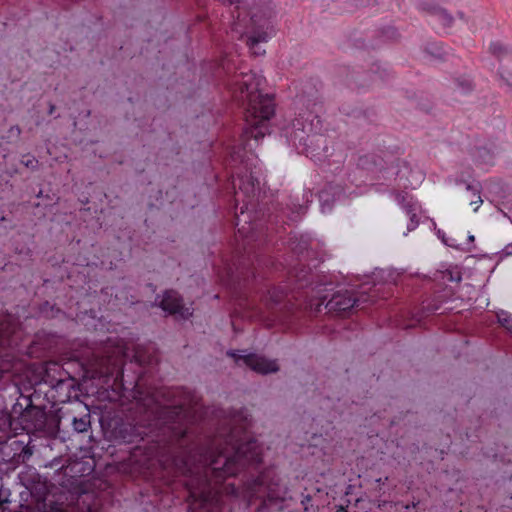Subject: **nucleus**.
Here are the masks:
<instances>
[{"instance_id": "obj_63", "label": "nucleus", "mask_w": 512, "mask_h": 512, "mask_svg": "<svg viewBox=\"0 0 512 512\" xmlns=\"http://www.w3.org/2000/svg\"><path fill=\"white\" fill-rule=\"evenodd\" d=\"M90 114H91V111H90V110H87V112H85V116H86V117H89V116H90Z\"/></svg>"}, {"instance_id": "obj_42", "label": "nucleus", "mask_w": 512, "mask_h": 512, "mask_svg": "<svg viewBox=\"0 0 512 512\" xmlns=\"http://www.w3.org/2000/svg\"><path fill=\"white\" fill-rule=\"evenodd\" d=\"M443 279L449 282H460L462 280V276L458 271L454 272L452 270H446L443 272Z\"/></svg>"}, {"instance_id": "obj_50", "label": "nucleus", "mask_w": 512, "mask_h": 512, "mask_svg": "<svg viewBox=\"0 0 512 512\" xmlns=\"http://www.w3.org/2000/svg\"><path fill=\"white\" fill-rule=\"evenodd\" d=\"M143 512H157L156 507L153 505H149L143 508Z\"/></svg>"}, {"instance_id": "obj_22", "label": "nucleus", "mask_w": 512, "mask_h": 512, "mask_svg": "<svg viewBox=\"0 0 512 512\" xmlns=\"http://www.w3.org/2000/svg\"><path fill=\"white\" fill-rule=\"evenodd\" d=\"M45 383H48L51 386V388L56 390L57 392L66 391V396L68 398L71 397V390H77L79 387V383L77 382V380L74 377L70 376L69 374L67 378H51L50 380H45Z\"/></svg>"}, {"instance_id": "obj_18", "label": "nucleus", "mask_w": 512, "mask_h": 512, "mask_svg": "<svg viewBox=\"0 0 512 512\" xmlns=\"http://www.w3.org/2000/svg\"><path fill=\"white\" fill-rule=\"evenodd\" d=\"M344 196V189L339 184L328 183L319 191L318 199L320 202L321 211L323 213L330 212L336 201H339Z\"/></svg>"}, {"instance_id": "obj_56", "label": "nucleus", "mask_w": 512, "mask_h": 512, "mask_svg": "<svg viewBox=\"0 0 512 512\" xmlns=\"http://www.w3.org/2000/svg\"><path fill=\"white\" fill-rule=\"evenodd\" d=\"M147 287H148L152 292H155V291H156V285H154L153 283H148V284H147Z\"/></svg>"}, {"instance_id": "obj_31", "label": "nucleus", "mask_w": 512, "mask_h": 512, "mask_svg": "<svg viewBox=\"0 0 512 512\" xmlns=\"http://www.w3.org/2000/svg\"><path fill=\"white\" fill-rule=\"evenodd\" d=\"M444 28H451L454 24L453 15L445 8L440 7L435 15Z\"/></svg>"}, {"instance_id": "obj_16", "label": "nucleus", "mask_w": 512, "mask_h": 512, "mask_svg": "<svg viewBox=\"0 0 512 512\" xmlns=\"http://www.w3.org/2000/svg\"><path fill=\"white\" fill-rule=\"evenodd\" d=\"M340 112L347 116L351 123L362 128L372 125L377 121V113L373 108L343 104L340 108Z\"/></svg>"}, {"instance_id": "obj_33", "label": "nucleus", "mask_w": 512, "mask_h": 512, "mask_svg": "<svg viewBox=\"0 0 512 512\" xmlns=\"http://www.w3.org/2000/svg\"><path fill=\"white\" fill-rule=\"evenodd\" d=\"M397 200L399 204H401L402 208L405 210L406 214L416 212V204L412 201V197H410L407 193L399 194L397 196Z\"/></svg>"}, {"instance_id": "obj_39", "label": "nucleus", "mask_w": 512, "mask_h": 512, "mask_svg": "<svg viewBox=\"0 0 512 512\" xmlns=\"http://www.w3.org/2000/svg\"><path fill=\"white\" fill-rule=\"evenodd\" d=\"M481 189H482V186H481L480 182L466 183V190L471 191L474 195H476L478 197V200L472 201L471 204L483 202L481 199V196H480Z\"/></svg>"}, {"instance_id": "obj_25", "label": "nucleus", "mask_w": 512, "mask_h": 512, "mask_svg": "<svg viewBox=\"0 0 512 512\" xmlns=\"http://www.w3.org/2000/svg\"><path fill=\"white\" fill-rule=\"evenodd\" d=\"M424 52L438 62L447 61L449 56L441 42H428L425 45Z\"/></svg>"}, {"instance_id": "obj_36", "label": "nucleus", "mask_w": 512, "mask_h": 512, "mask_svg": "<svg viewBox=\"0 0 512 512\" xmlns=\"http://www.w3.org/2000/svg\"><path fill=\"white\" fill-rule=\"evenodd\" d=\"M498 322L500 325L508 330L510 333H512V315L502 311L500 314H498Z\"/></svg>"}, {"instance_id": "obj_28", "label": "nucleus", "mask_w": 512, "mask_h": 512, "mask_svg": "<svg viewBox=\"0 0 512 512\" xmlns=\"http://www.w3.org/2000/svg\"><path fill=\"white\" fill-rule=\"evenodd\" d=\"M370 73L377 76L381 81H389L392 78V72L388 64L375 62L370 67Z\"/></svg>"}, {"instance_id": "obj_49", "label": "nucleus", "mask_w": 512, "mask_h": 512, "mask_svg": "<svg viewBox=\"0 0 512 512\" xmlns=\"http://www.w3.org/2000/svg\"><path fill=\"white\" fill-rule=\"evenodd\" d=\"M502 254L504 256L512 255V243L505 246V248L502 250Z\"/></svg>"}, {"instance_id": "obj_13", "label": "nucleus", "mask_w": 512, "mask_h": 512, "mask_svg": "<svg viewBox=\"0 0 512 512\" xmlns=\"http://www.w3.org/2000/svg\"><path fill=\"white\" fill-rule=\"evenodd\" d=\"M239 352V350H228L226 354L228 357L233 358L236 364L239 365L240 362H243L251 370L262 375L277 373L280 370L275 359L269 360L265 356L256 353L242 355Z\"/></svg>"}, {"instance_id": "obj_29", "label": "nucleus", "mask_w": 512, "mask_h": 512, "mask_svg": "<svg viewBox=\"0 0 512 512\" xmlns=\"http://www.w3.org/2000/svg\"><path fill=\"white\" fill-rule=\"evenodd\" d=\"M72 426L74 431L78 433H85L91 427V415L90 413H86L81 417H74L72 420Z\"/></svg>"}, {"instance_id": "obj_9", "label": "nucleus", "mask_w": 512, "mask_h": 512, "mask_svg": "<svg viewBox=\"0 0 512 512\" xmlns=\"http://www.w3.org/2000/svg\"><path fill=\"white\" fill-rule=\"evenodd\" d=\"M333 285V283L332 285H327L326 291L332 290ZM321 289L322 291L318 292L317 290H313L311 288L312 291H315L320 295V303L316 307L317 312H321V307L324 305V308L329 314L335 316H345L353 308L360 307L362 304L368 301L367 296L360 295L356 297L353 292L345 290L335 292L332 297L325 303L327 297L321 295V293L325 291V287L322 286Z\"/></svg>"}, {"instance_id": "obj_61", "label": "nucleus", "mask_w": 512, "mask_h": 512, "mask_svg": "<svg viewBox=\"0 0 512 512\" xmlns=\"http://www.w3.org/2000/svg\"><path fill=\"white\" fill-rule=\"evenodd\" d=\"M396 162H397L396 166H397L398 168H399V166H400V163H403V164L406 166V162H405V161H401L400 159H397V160H396Z\"/></svg>"}, {"instance_id": "obj_55", "label": "nucleus", "mask_w": 512, "mask_h": 512, "mask_svg": "<svg viewBox=\"0 0 512 512\" xmlns=\"http://www.w3.org/2000/svg\"><path fill=\"white\" fill-rule=\"evenodd\" d=\"M457 17H458L459 19H461V20L466 21L465 14H464V12H462V11H458V12H457Z\"/></svg>"}, {"instance_id": "obj_27", "label": "nucleus", "mask_w": 512, "mask_h": 512, "mask_svg": "<svg viewBox=\"0 0 512 512\" xmlns=\"http://www.w3.org/2000/svg\"><path fill=\"white\" fill-rule=\"evenodd\" d=\"M358 165L368 170L373 171L376 169L381 171L383 169V159L373 154L365 155L359 158Z\"/></svg>"}, {"instance_id": "obj_60", "label": "nucleus", "mask_w": 512, "mask_h": 512, "mask_svg": "<svg viewBox=\"0 0 512 512\" xmlns=\"http://www.w3.org/2000/svg\"><path fill=\"white\" fill-rule=\"evenodd\" d=\"M39 342V334H36L35 339L33 340V344H38Z\"/></svg>"}, {"instance_id": "obj_46", "label": "nucleus", "mask_w": 512, "mask_h": 512, "mask_svg": "<svg viewBox=\"0 0 512 512\" xmlns=\"http://www.w3.org/2000/svg\"><path fill=\"white\" fill-rule=\"evenodd\" d=\"M410 217V222L407 225L408 231H413L419 224V219L417 217L416 212L407 214Z\"/></svg>"}, {"instance_id": "obj_17", "label": "nucleus", "mask_w": 512, "mask_h": 512, "mask_svg": "<svg viewBox=\"0 0 512 512\" xmlns=\"http://www.w3.org/2000/svg\"><path fill=\"white\" fill-rule=\"evenodd\" d=\"M316 126H318L317 123ZM318 130L319 128L316 127L308 143V150L305 151L303 154L310 158H315L321 161L329 157L331 153L329 152L327 138L324 135L320 134Z\"/></svg>"}, {"instance_id": "obj_40", "label": "nucleus", "mask_w": 512, "mask_h": 512, "mask_svg": "<svg viewBox=\"0 0 512 512\" xmlns=\"http://www.w3.org/2000/svg\"><path fill=\"white\" fill-rule=\"evenodd\" d=\"M392 278V272H386L382 269H376L373 272V282L389 281Z\"/></svg>"}, {"instance_id": "obj_53", "label": "nucleus", "mask_w": 512, "mask_h": 512, "mask_svg": "<svg viewBox=\"0 0 512 512\" xmlns=\"http://www.w3.org/2000/svg\"><path fill=\"white\" fill-rule=\"evenodd\" d=\"M36 197H37V198H43V197H45V198H48V199L50 198V197H49V195H44L43 190H41V189H40V190L38 191V193L36 194Z\"/></svg>"}, {"instance_id": "obj_12", "label": "nucleus", "mask_w": 512, "mask_h": 512, "mask_svg": "<svg viewBox=\"0 0 512 512\" xmlns=\"http://www.w3.org/2000/svg\"><path fill=\"white\" fill-rule=\"evenodd\" d=\"M151 307L160 308L180 320H188L193 315V311L185 306L183 296L174 289H166L162 295L157 294Z\"/></svg>"}, {"instance_id": "obj_4", "label": "nucleus", "mask_w": 512, "mask_h": 512, "mask_svg": "<svg viewBox=\"0 0 512 512\" xmlns=\"http://www.w3.org/2000/svg\"><path fill=\"white\" fill-rule=\"evenodd\" d=\"M303 209L302 205L295 203L291 207L289 204L284 206L278 201L261 202L255 209V220L259 222L258 226H265L267 236H270L274 231L279 233L285 224L298 222Z\"/></svg>"}, {"instance_id": "obj_8", "label": "nucleus", "mask_w": 512, "mask_h": 512, "mask_svg": "<svg viewBox=\"0 0 512 512\" xmlns=\"http://www.w3.org/2000/svg\"><path fill=\"white\" fill-rule=\"evenodd\" d=\"M314 120L306 116V113L299 112L298 117L281 129V138H284L286 144L293 147L297 153H304L308 150V143L316 128Z\"/></svg>"}, {"instance_id": "obj_45", "label": "nucleus", "mask_w": 512, "mask_h": 512, "mask_svg": "<svg viewBox=\"0 0 512 512\" xmlns=\"http://www.w3.org/2000/svg\"><path fill=\"white\" fill-rule=\"evenodd\" d=\"M444 244L449 246V247H452V248H456L458 250H462V251H470L471 248L470 247H462L460 244H458L456 242V240L454 238H447V240H444Z\"/></svg>"}, {"instance_id": "obj_7", "label": "nucleus", "mask_w": 512, "mask_h": 512, "mask_svg": "<svg viewBox=\"0 0 512 512\" xmlns=\"http://www.w3.org/2000/svg\"><path fill=\"white\" fill-rule=\"evenodd\" d=\"M273 13V3L271 0H254L247 12L249 16L247 27L252 32V35L248 38L250 47L254 48L260 42L268 40L267 30L271 27Z\"/></svg>"}, {"instance_id": "obj_62", "label": "nucleus", "mask_w": 512, "mask_h": 512, "mask_svg": "<svg viewBox=\"0 0 512 512\" xmlns=\"http://www.w3.org/2000/svg\"><path fill=\"white\" fill-rule=\"evenodd\" d=\"M396 419H397V421H400V420H401V417H395V419H394V420H392V423H396Z\"/></svg>"}, {"instance_id": "obj_34", "label": "nucleus", "mask_w": 512, "mask_h": 512, "mask_svg": "<svg viewBox=\"0 0 512 512\" xmlns=\"http://www.w3.org/2000/svg\"><path fill=\"white\" fill-rule=\"evenodd\" d=\"M379 36L383 41H391L398 38V30L393 26L383 27L379 30Z\"/></svg>"}, {"instance_id": "obj_26", "label": "nucleus", "mask_w": 512, "mask_h": 512, "mask_svg": "<svg viewBox=\"0 0 512 512\" xmlns=\"http://www.w3.org/2000/svg\"><path fill=\"white\" fill-rule=\"evenodd\" d=\"M443 302L444 300H440L438 296L434 297L433 299L424 301L416 314L418 320L428 315L434 314L441 308Z\"/></svg>"}, {"instance_id": "obj_10", "label": "nucleus", "mask_w": 512, "mask_h": 512, "mask_svg": "<svg viewBox=\"0 0 512 512\" xmlns=\"http://www.w3.org/2000/svg\"><path fill=\"white\" fill-rule=\"evenodd\" d=\"M322 87L320 79L309 78L300 83L295 96V104L302 107L300 112L316 119L317 124H320L318 111L322 107Z\"/></svg>"}, {"instance_id": "obj_47", "label": "nucleus", "mask_w": 512, "mask_h": 512, "mask_svg": "<svg viewBox=\"0 0 512 512\" xmlns=\"http://www.w3.org/2000/svg\"><path fill=\"white\" fill-rule=\"evenodd\" d=\"M499 75L504 84L512 90V73L500 72Z\"/></svg>"}, {"instance_id": "obj_44", "label": "nucleus", "mask_w": 512, "mask_h": 512, "mask_svg": "<svg viewBox=\"0 0 512 512\" xmlns=\"http://www.w3.org/2000/svg\"><path fill=\"white\" fill-rule=\"evenodd\" d=\"M6 223H11V220H9L6 216L0 217V235L5 234L8 230H11L13 228L12 225H6Z\"/></svg>"}, {"instance_id": "obj_21", "label": "nucleus", "mask_w": 512, "mask_h": 512, "mask_svg": "<svg viewBox=\"0 0 512 512\" xmlns=\"http://www.w3.org/2000/svg\"><path fill=\"white\" fill-rule=\"evenodd\" d=\"M239 189L250 199V203L260 192V182L251 172L239 176Z\"/></svg>"}, {"instance_id": "obj_35", "label": "nucleus", "mask_w": 512, "mask_h": 512, "mask_svg": "<svg viewBox=\"0 0 512 512\" xmlns=\"http://www.w3.org/2000/svg\"><path fill=\"white\" fill-rule=\"evenodd\" d=\"M22 133V130L19 125H13L11 126L6 135L2 136V139H4L7 143H12L20 138V135Z\"/></svg>"}, {"instance_id": "obj_24", "label": "nucleus", "mask_w": 512, "mask_h": 512, "mask_svg": "<svg viewBox=\"0 0 512 512\" xmlns=\"http://www.w3.org/2000/svg\"><path fill=\"white\" fill-rule=\"evenodd\" d=\"M34 310L38 318L44 319H54L64 313L61 308L48 300L39 303Z\"/></svg>"}, {"instance_id": "obj_48", "label": "nucleus", "mask_w": 512, "mask_h": 512, "mask_svg": "<svg viewBox=\"0 0 512 512\" xmlns=\"http://www.w3.org/2000/svg\"><path fill=\"white\" fill-rule=\"evenodd\" d=\"M348 84L354 83L357 86H364L362 83H360V75L359 72L353 73L351 77L347 79Z\"/></svg>"}, {"instance_id": "obj_59", "label": "nucleus", "mask_w": 512, "mask_h": 512, "mask_svg": "<svg viewBox=\"0 0 512 512\" xmlns=\"http://www.w3.org/2000/svg\"><path fill=\"white\" fill-rule=\"evenodd\" d=\"M456 184H459V185H460V184H465V185H466V181H465V180H463V179H457V180H456Z\"/></svg>"}, {"instance_id": "obj_20", "label": "nucleus", "mask_w": 512, "mask_h": 512, "mask_svg": "<svg viewBox=\"0 0 512 512\" xmlns=\"http://www.w3.org/2000/svg\"><path fill=\"white\" fill-rule=\"evenodd\" d=\"M27 420L23 421L21 428L28 430L31 427L38 428L45 424L46 412L44 407L36 406L31 402V408L26 411Z\"/></svg>"}, {"instance_id": "obj_58", "label": "nucleus", "mask_w": 512, "mask_h": 512, "mask_svg": "<svg viewBox=\"0 0 512 512\" xmlns=\"http://www.w3.org/2000/svg\"><path fill=\"white\" fill-rule=\"evenodd\" d=\"M18 173L17 168H13L9 171L10 176H13L14 174Z\"/></svg>"}, {"instance_id": "obj_30", "label": "nucleus", "mask_w": 512, "mask_h": 512, "mask_svg": "<svg viewBox=\"0 0 512 512\" xmlns=\"http://www.w3.org/2000/svg\"><path fill=\"white\" fill-rule=\"evenodd\" d=\"M489 50L493 56L497 59L501 60L506 56H512V47L505 46L500 42H492L490 44Z\"/></svg>"}, {"instance_id": "obj_1", "label": "nucleus", "mask_w": 512, "mask_h": 512, "mask_svg": "<svg viewBox=\"0 0 512 512\" xmlns=\"http://www.w3.org/2000/svg\"><path fill=\"white\" fill-rule=\"evenodd\" d=\"M219 447H205L183 406L175 405L156 440L158 447L179 461L190 473H201L203 490L217 493L227 478L242 475L253 512H281L286 508L288 487L274 466L260 470L263 446L245 425L229 423L218 432Z\"/></svg>"}, {"instance_id": "obj_3", "label": "nucleus", "mask_w": 512, "mask_h": 512, "mask_svg": "<svg viewBox=\"0 0 512 512\" xmlns=\"http://www.w3.org/2000/svg\"><path fill=\"white\" fill-rule=\"evenodd\" d=\"M285 245L288 246L298 263L289 271L291 279L295 281V288L304 289L312 286L313 290L321 292V287L332 285L326 276H315L312 268H316L323 261V254L318 250L320 243L309 234L290 233ZM324 290H327L325 288Z\"/></svg>"}, {"instance_id": "obj_14", "label": "nucleus", "mask_w": 512, "mask_h": 512, "mask_svg": "<svg viewBox=\"0 0 512 512\" xmlns=\"http://www.w3.org/2000/svg\"><path fill=\"white\" fill-rule=\"evenodd\" d=\"M32 399L29 396L21 395L13 404L10 412L1 411L0 429L17 430L27 420L26 411L31 408Z\"/></svg>"}, {"instance_id": "obj_2", "label": "nucleus", "mask_w": 512, "mask_h": 512, "mask_svg": "<svg viewBox=\"0 0 512 512\" xmlns=\"http://www.w3.org/2000/svg\"><path fill=\"white\" fill-rule=\"evenodd\" d=\"M49 466L56 468L54 480L60 488L54 493L44 491L35 512H94L96 492L85 479L93 473L94 464L82 459L64 464L62 458H54Z\"/></svg>"}, {"instance_id": "obj_32", "label": "nucleus", "mask_w": 512, "mask_h": 512, "mask_svg": "<svg viewBox=\"0 0 512 512\" xmlns=\"http://www.w3.org/2000/svg\"><path fill=\"white\" fill-rule=\"evenodd\" d=\"M416 7L418 10L426 12L429 15L435 16L437 10L441 7L430 0H417Z\"/></svg>"}, {"instance_id": "obj_37", "label": "nucleus", "mask_w": 512, "mask_h": 512, "mask_svg": "<svg viewBox=\"0 0 512 512\" xmlns=\"http://www.w3.org/2000/svg\"><path fill=\"white\" fill-rule=\"evenodd\" d=\"M455 85L457 86L458 89H460L464 93H467V92H470L473 90L472 81L467 78H456Z\"/></svg>"}, {"instance_id": "obj_19", "label": "nucleus", "mask_w": 512, "mask_h": 512, "mask_svg": "<svg viewBox=\"0 0 512 512\" xmlns=\"http://www.w3.org/2000/svg\"><path fill=\"white\" fill-rule=\"evenodd\" d=\"M268 307L274 312L292 311L293 304L288 299L286 290L282 287H273L268 291Z\"/></svg>"}, {"instance_id": "obj_54", "label": "nucleus", "mask_w": 512, "mask_h": 512, "mask_svg": "<svg viewBox=\"0 0 512 512\" xmlns=\"http://www.w3.org/2000/svg\"><path fill=\"white\" fill-rule=\"evenodd\" d=\"M55 109H56L55 105L50 103L49 104L48 114L52 115L54 113Z\"/></svg>"}, {"instance_id": "obj_5", "label": "nucleus", "mask_w": 512, "mask_h": 512, "mask_svg": "<svg viewBox=\"0 0 512 512\" xmlns=\"http://www.w3.org/2000/svg\"><path fill=\"white\" fill-rule=\"evenodd\" d=\"M248 105L245 117L248 124L257 130L255 137H263L269 131V122L275 115L274 97L269 94L253 93L249 91Z\"/></svg>"}, {"instance_id": "obj_23", "label": "nucleus", "mask_w": 512, "mask_h": 512, "mask_svg": "<svg viewBox=\"0 0 512 512\" xmlns=\"http://www.w3.org/2000/svg\"><path fill=\"white\" fill-rule=\"evenodd\" d=\"M472 157L477 165L492 166L494 164L495 151L493 147L476 146L472 151Z\"/></svg>"}, {"instance_id": "obj_6", "label": "nucleus", "mask_w": 512, "mask_h": 512, "mask_svg": "<svg viewBox=\"0 0 512 512\" xmlns=\"http://www.w3.org/2000/svg\"><path fill=\"white\" fill-rule=\"evenodd\" d=\"M100 423L112 441L127 444L145 441L144 431L118 413L102 415Z\"/></svg>"}, {"instance_id": "obj_43", "label": "nucleus", "mask_w": 512, "mask_h": 512, "mask_svg": "<svg viewBox=\"0 0 512 512\" xmlns=\"http://www.w3.org/2000/svg\"><path fill=\"white\" fill-rule=\"evenodd\" d=\"M312 499H313L312 496L309 494H307L303 497L301 504L303 505L305 512H310V511L314 512V507L311 504Z\"/></svg>"}, {"instance_id": "obj_52", "label": "nucleus", "mask_w": 512, "mask_h": 512, "mask_svg": "<svg viewBox=\"0 0 512 512\" xmlns=\"http://www.w3.org/2000/svg\"><path fill=\"white\" fill-rule=\"evenodd\" d=\"M437 236H438V238H440L442 240L443 243H444V240H447V238L445 236V232L442 230L437 231Z\"/></svg>"}, {"instance_id": "obj_51", "label": "nucleus", "mask_w": 512, "mask_h": 512, "mask_svg": "<svg viewBox=\"0 0 512 512\" xmlns=\"http://www.w3.org/2000/svg\"><path fill=\"white\" fill-rule=\"evenodd\" d=\"M360 4L361 5H375V4H377V1L376 0H361Z\"/></svg>"}, {"instance_id": "obj_57", "label": "nucleus", "mask_w": 512, "mask_h": 512, "mask_svg": "<svg viewBox=\"0 0 512 512\" xmlns=\"http://www.w3.org/2000/svg\"><path fill=\"white\" fill-rule=\"evenodd\" d=\"M468 243H473L475 241V237L473 235L468 236Z\"/></svg>"}, {"instance_id": "obj_11", "label": "nucleus", "mask_w": 512, "mask_h": 512, "mask_svg": "<svg viewBox=\"0 0 512 512\" xmlns=\"http://www.w3.org/2000/svg\"><path fill=\"white\" fill-rule=\"evenodd\" d=\"M32 456V449L21 440L0 443V469L8 472L15 470Z\"/></svg>"}, {"instance_id": "obj_64", "label": "nucleus", "mask_w": 512, "mask_h": 512, "mask_svg": "<svg viewBox=\"0 0 512 512\" xmlns=\"http://www.w3.org/2000/svg\"><path fill=\"white\" fill-rule=\"evenodd\" d=\"M400 172V170H397L395 173H393L394 175H398Z\"/></svg>"}, {"instance_id": "obj_38", "label": "nucleus", "mask_w": 512, "mask_h": 512, "mask_svg": "<svg viewBox=\"0 0 512 512\" xmlns=\"http://www.w3.org/2000/svg\"><path fill=\"white\" fill-rule=\"evenodd\" d=\"M21 164L31 170H37L39 166L38 160L35 158V156L30 154L23 155Z\"/></svg>"}, {"instance_id": "obj_41", "label": "nucleus", "mask_w": 512, "mask_h": 512, "mask_svg": "<svg viewBox=\"0 0 512 512\" xmlns=\"http://www.w3.org/2000/svg\"><path fill=\"white\" fill-rule=\"evenodd\" d=\"M483 455H484L486 458H491V459H493L494 461H501V462H504V461H505L503 454L499 453V452H498V451H496L494 448L485 449V450L483 451Z\"/></svg>"}, {"instance_id": "obj_15", "label": "nucleus", "mask_w": 512, "mask_h": 512, "mask_svg": "<svg viewBox=\"0 0 512 512\" xmlns=\"http://www.w3.org/2000/svg\"><path fill=\"white\" fill-rule=\"evenodd\" d=\"M22 323L11 313L0 315V348L14 347L21 339Z\"/></svg>"}]
</instances>
